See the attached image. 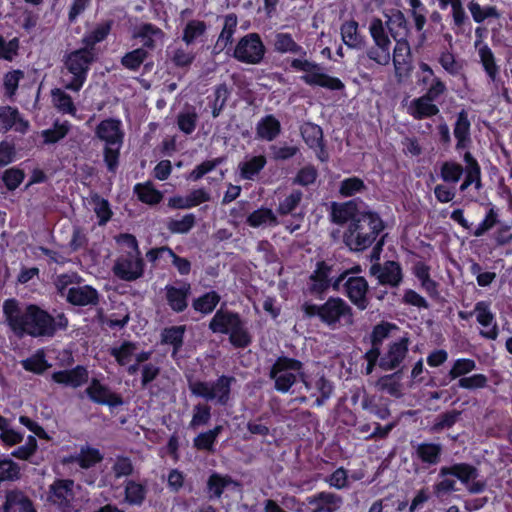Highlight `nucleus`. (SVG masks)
<instances>
[{
    "mask_svg": "<svg viewBox=\"0 0 512 512\" xmlns=\"http://www.w3.org/2000/svg\"><path fill=\"white\" fill-rule=\"evenodd\" d=\"M468 9L476 23H482L488 18L498 19L500 17V13L496 6L487 5L482 7L474 0L468 3Z\"/></svg>",
    "mask_w": 512,
    "mask_h": 512,
    "instance_id": "bf43d9fd",
    "label": "nucleus"
},
{
    "mask_svg": "<svg viewBox=\"0 0 512 512\" xmlns=\"http://www.w3.org/2000/svg\"><path fill=\"white\" fill-rule=\"evenodd\" d=\"M499 221V213L498 209L491 205V207L487 210L483 220L478 224L475 230L472 232L474 237H482L488 231H490L493 227L498 225Z\"/></svg>",
    "mask_w": 512,
    "mask_h": 512,
    "instance_id": "0e129e2a",
    "label": "nucleus"
},
{
    "mask_svg": "<svg viewBox=\"0 0 512 512\" xmlns=\"http://www.w3.org/2000/svg\"><path fill=\"white\" fill-rule=\"evenodd\" d=\"M51 96L53 104L59 112L62 114H69L73 117L76 116V106L72 97L68 93L61 90L60 88H55L51 91Z\"/></svg>",
    "mask_w": 512,
    "mask_h": 512,
    "instance_id": "49530a36",
    "label": "nucleus"
},
{
    "mask_svg": "<svg viewBox=\"0 0 512 512\" xmlns=\"http://www.w3.org/2000/svg\"><path fill=\"white\" fill-rule=\"evenodd\" d=\"M133 192L140 202L148 205H157L163 199L162 192L156 189L151 181L135 184Z\"/></svg>",
    "mask_w": 512,
    "mask_h": 512,
    "instance_id": "a19ab883",
    "label": "nucleus"
},
{
    "mask_svg": "<svg viewBox=\"0 0 512 512\" xmlns=\"http://www.w3.org/2000/svg\"><path fill=\"white\" fill-rule=\"evenodd\" d=\"M185 331V325L164 328L161 333V342L166 345H171L174 353H176L183 346Z\"/></svg>",
    "mask_w": 512,
    "mask_h": 512,
    "instance_id": "c03bdc74",
    "label": "nucleus"
},
{
    "mask_svg": "<svg viewBox=\"0 0 512 512\" xmlns=\"http://www.w3.org/2000/svg\"><path fill=\"white\" fill-rule=\"evenodd\" d=\"M302 504L308 512H336L343 505V498L334 492L319 491L307 496Z\"/></svg>",
    "mask_w": 512,
    "mask_h": 512,
    "instance_id": "412c9836",
    "label": "nucleus"
},
{
    "mask_svg": "<svg viewBox=\"0 0 512 512\" xmlns=\"http://www.w3.org/2000/svg\"><path fill=\"white\" fill-rule=\"evenodd\" d=\"M17 123L20 124L18 131L24 132L27 130L29 123L23 120L20 116L19 110L12 106L0 107V125L4 131L11 130Z\"/></svg>",
    "mask_w": 512,
    "mask_h": 512,
    "instance_id": "4c0bfd02",
    "label": "nucleus"
},
{
    "mask_svg": "<svg viewBox=\"0 0 512 512\" xmlns=\"http://www.w3.org/2000/svg\"><path fill=\"white\" fill-rule=\"evenodd\" d=\"M281 133V123L272 114L262 117L256 124V135L258 139L273 141Z\"/></svg>",
    "mask_w": 512,
    "mask_h": 512,
    "instance_id": "c9c22d12",
    "label": "nucleus"
},
{
    "mask_svg": "<svg viewBox=\"0 0 512 512\" xmlns=\"http://www.w3.org/2000/svg\"><path fill=\"white\" fill-rule=\"evenodd\" d=\"M91 201L94 204L93 209L98 218V224L100 226L106 225L113 216L109 201L97 193L91 196Z\"/></svg>",
    "mask_w": 512,
    "mask_h": 512,
    "instance_id": "13d9d810",
    "label": "nucleus"
},
{
    "mask_svg": "<svg viewBox=\"0 0 512 512\" xmlns=\"http://www.w3.org/2000/svg\"><path fill=\"white\" fill-rule=\"evenodd\" d=\"M385 222L378 212L362 210L357 219L347 225L342 241L349 251L359 253L370 248L383 235Z\"/></svg>",
    "mask_w": 512,
    "mask_h": 512,
    "instance_id": "20e7f679",
    "label": "nucleus"
},
{
    "mask_svg": "<svg viewBox=\"0 0 512 512\" xmlns=\"http://www.w3.org/2000/svg\"><path fill=\"white\" fill-rule=\"evenodd\" d=\"M474 312L477 323L483 327L479 331L480 337L495 341L499 337L500 330L495 314L491 310V304L488 301H478L474 305Z\"/></svg>",
    "mask_w": 512,
    "mask_h": 512,
    "instance_id": "dca6fc26",
    "label": "nucleus"
},
{
    "mask_svg": "<svg viewBox=\"0 0 512 512\" xmlns=\"http://www.w3.org/2000/svg\"><path fill=\"white\" fill-rule=\"evenodd\" d=\"M103 454L99 449L91 446H82L78 453V465L82 469H90L103 461Z\"/></svg>",
    "mask_w": 512,
    "mask_h": 512,
    "instance_id": "603ef678",
    "label": "nucleus"
},
{
    "mask_svg": "<svg viewBox=\"0 0 512 512\" xmlns=\"http://www.w3.org/2000/svg\"><path fill=\"white\" fill-rule=\"evenodd\" d=\"M66 300L74 306H96L100 301V295L94 287L83 285L69 288Z\"/></svg>",
    "mask_w": 512,
    "mask_h": 512,
    "instance_id": "393cba45",
    "label": "nucleus"
},
{
    "mask_svg": "<svg viewBox=\"0 0 512 512\" xmlns=\"http://www.w3.org/2000/svg\"><path fill=\"white\" fill-rule=\"evenodd\" d=\"M112 26V20H107L97 24L92 31L86 33L82 37L81 43L83 44V47L88 49L90 52L97 53L95 49L96 44L104 41L108 37L112 30Z\"/></svg>",
    "mask_w": 512,
    "mask_h": 512,
    "instance_id": "f704fd0d",
    "label": "nucleus"
},
{
    "mask_svg": "<svg viewBox=\"0 0 512 512\" xmlns=\"http://www.w3.org/2000/svg\"><path fill=\"white\" fill-rule=\"evenodd\" d=\"M236 382L234 376L220 375L215 381L189 380L188 388L195 397L206 401L215 400L220 406L228 405L231 400L232 385Z\"/></svg>",
    "mask_w": 512,
    "mask_h": 512,
    "instance_id": "0eeeda50",
    "label": "nucleus"
},
{
    "mask_svg": "<svg viewBox=\"0 0 512 512\" xmlns=\"http://www.w3.org/2000/svg\"><path fill=\"white\" fill-rule=\"evenodd\" d=\"M24 434L10 427L9 419L0 415V441L4 446L12 447L23 441Z\"/></svg>",
    "mask_w": 512,
    "mask_h": 512,
    "instance_id": "8fccbe9b",
    "label": "nucleus"
},
{
    "mask_svg": "<svg viewBox=\"0 0 512 512\" xmlns=\"http://www.w3.org/2000/svg\"><path fill=\"white\" fill-rule=\"evenodd\" d=\"M237 486L238 482L235 481L229 474H221L213 471L206 481L205 491L209 500L221 499L225 490L230 486Z\"/></svg>",
    "mask_w": 512,
    "mask_h": 512,
    "instance_id": "c756f323",
    "label": "nucleus"
},
{
    "mask_svg": "<svg viewBox=\"0 0 512 512\" xmlns=\"http://www.w3.org/2000/svg\"><path fill=\"white\" fill-rule=\"evenodd\" d=\"M53 382L72 388H78L89 380V372L86 366L76 365L71 369L55 371L51 375Z\"/></svg>",
    "mask_w": 512,
    "mask_h": 512,
    "instance_id": "b1692460",
    "label": "nucleus"
},
{
    "mask_svg": "<svg viewBox=\"0 0 512 512\" xmlns=\"http://www.w3.org/2000/svg\"><path fill=\"white\" fill-rule=\"evenodd\" d=\"M344 295L360 311L369 307V285L363 276H351L343 283Z\"/></svg>",
    "mask_w": 512,
    "mask_h": 512,
    "instance_id": "6ab92c4d",
    "label": "nucleus"
},
{
    "mask_svg": "<svg viewBox=\"0 0 512 512\" xmlns=\"http://www.w3.org/2000/svg\"><path fill=\"white\" fill-rule=\"evenodd\" d=\"M442 454L443 446L440 443L421 442L415 447L414 457L429 468L441 462Z\"/></svg>",
    "mask_w": 512,
    "mask_h": 512,
    "instance_id": "c85d7f7f",
    "label": "nucleus"
},
{
    "mask_svg": "<svg viewBox=\"0 0 512 512\" xmlns=\"http://www.w3.org/2000/svg\"><path fill=\"white\" fill-rule=\"evenodd\" d=\"M453 135L456 140L455 150L458 153L470 149L472 145L471 121L465 109H461L456 115L453 124Z\"/></svg>",
    "mask_w": 512,
    "mask_h": 512,
    "instance_id": "5701e85b",
    "label": "nucleus"
},
{
    "mask_svg": "<svg viewBox=\"0 0 512 512\" xmlns=\"http://www.w3.org/2000/svg\"><path fill=\"white\" fill-rule=\"evenodd\" d=\"M229 97L230 90L228 89L225 83H221L215 86L213 99H210V97H208V106L211 109V114L213 118L219 117V115L224 110Z\"/></svg>",
    "mask_w": 512,
    "mask_h": 512,
    "instance_id": "37998d69",
    "label": "nucleus"
},
{
    "mask_svg": "<svg viewBox=\"0 0 512 512\" xmlns=\"http://www.w3.org/2000/svg\"><path fill=\"white\" fill-rule=\"evenodd\" d=\"M477 368L475 360L471 358L456 359L447 373L449 381L458 379L456 386L466 390L483 389L488 385L486 375L477 373L467 376Z\"/></svg>",
    "mask_w": 512,
    "mask_h": 512,
    "instance_id": "1a4fd4ad",
    "label": "nucleus"
},
{
    "mask_svg": "<svg viewBox=\"0 0 512 512\" xmlns=\"http://www.w3.org/2000/svg\"><path fill=\"white\" fill-rule=\"evenodd\" d=\"M241 320L238 312L221 308L215 312L208 327L213 333L228 334Z\"/></svg>",
    "mask_w": 512,
    "mask_h": 512,
    "instance_id": "cd10ccee",
    "label": "nucleus"
},
{
    "mask_svg": "<svg viewBox=\"0 0 512 512\" xmlns=\"http://www.w3.org/2000/svg\"><path fill=\"white\" fill-rule=\"evenodd\" d=\"M85 393L93 403L99 405L118 407L123 404L122 396L118 393L112 392L107 385L102 384L97 378L91 379Z\"/></svg>",
    "mask_w": 512,
    "mask_h": 512,
    "instance_id": "4be33fe9",
    "label": "nucleus"
},
{
    "mask_svg": "<svg viewBox=\"0 0 512 512\" xmlns=\"http://www.w3.org/2000/svg\"><path fill=\"white\" fill-rule=\"evenodd\" d=\"M2 310L5 323L18 338L52 337L56 333L54 317L36 304H28L22 311L17 299L8 298L3 302Z\"/></svg>",
    "mask_w": 512,
    "mask_h": 512,
    "instance_id": "f03ea898",
    "label": "nucleus"
},
{
    "mask_svg": "<svg viewBox=\"0 0 512 512\" xmlns=\"http://www.w3.org/2000/svg\"><path fill=\"white\" fill-rule=\"evenodd\" d=\"M70 128L71 125L68 121H63L60 123L58 120H56L53 123L52 128L45 129L41 132L43 143L49 145L59 142L67 136Z\"/></svg>",
    "mask_w": 512,
    "mask_h": 512,
    "instance_id": "de8ad7c7",
    "label": "nucleus"
},
{
    "mask_svg": "<svg viewBox=\"0 0 512 512\" xmlns=\"http://www.w3.org/2000/svg\"><path fill=\"white\" fill-rule=\"evenodd\" d=\"M369 32L373 39L374 46H378L379 48H387L391 47V40L384 28L383 22L380 18H374L369 25Z\"/></svg>",
    "mask_w": 512,
    "mask_h": 512,
    "instance_id": "4d7b16f0",
    "label": "nucleus"
},
{
    "mask_svg": "<svg viewBox=\"0 0 512 512\" xmlns=\"http://www.w3.org/2000/svg\"><path fill=\"white\" fill-rule=\"evenodd\" d=\"M267 164V158L263 154L246 157L238 164L239 178L241 180L255 181Z\"/></svg>",
    "mask_w": 512,
    "mask_h": 512,
    "instance_id": "7c9ffc66",
    "label": "nucleus"
},
{
    "mask_svg": "<svg viewBox=\"0 0 512 512\" xmlns=\"http://www.w3.org/2000/svg\"><path fill=\"white\" fill-rule=\"evenodd\" d=\"M300 132L303 141L310 149H315V147H318L324 142L323 130L317 124L311 122L305 123L301 126Z\"/></svg>",
    "mask_w": 512,
    "mask_h": 512,
    "instance_id": "09e8293b",
    "label": "nucleus"
},
{
    "mask_svg": "<svg viewBox=\"0 0 512 512\" xmlns=\"http://www.w3.org/2000/svg\"><path fill=\"white\" fill-rule=\"evenodd\" d=\"M273 50L279 54L299 56L287 59V66L284 67V70L304 72L300 79L306 85L330 91H343L345 89V84L340 78L327 74L319 63L306 58L307 51L294 40L292 34L288 32L276 33L273 39Z\"/></svg>",
    "mask_w": 512,
    "mask_h": 512,
    "instance_id": "f257e3e1",
    "label": "nucleus"
},
{
    "mask_svg": "<svg viewBox=\"0 0 512 512\" xmlns=\"http://www.w3.org/2000/svg\"><path fill=\"white\" fill-rule=\"evenodd\" d=\"M391 35L396 41L392 57L394 72L396 78L401 81L409 77L413 69L411 47L406 38L397 39L392 31Z\"/></svg>",
    "mask_w": 512,
    "mask_h": 512,
    "instance_id": "f3484780",
    "label": "nucleus"
},
{
    "mask_svg": "<svg viewBox=\"0 0 512 512\" xmlns=\"http://www.w3.org/2000/svg\"><path fill=\"white\" fill-rule=\"evenodd\" d=\"M410 339L407 336L400 337L388 344L386 352L379 360V367L384 371L397 369L405 360L409 352Z\"/></svg>",
    "mask_w": 512,
    "mask_h": 512,
    "instance_id": "aec40b11",
    "label": "nucleus"
},
{
    "mask_svg": "<svg viewBox=\"0 0 512 512\" xmlns=\"http://www.w3.org/2000/svg\"><path fill=\"white\" fill-rule=\"evenodd\" d=\"M479 470L476 466L468 462H458L449 466H442L439 470L438 477L440 480L432 486L434 496L443 501L447 499L451 493L456 492V480H459L470 494H479L486 490L487 483L485 480H477Z\"/></svg>",
    "mask_w": 512,
    "mask_h": 512,
    "instance_id": "7ed1b4c3",
    "label": "nucleus"
},
{
    "mask_svg": "<svg viewBox=\"0 0 512 512\" xmlns=\"http://www.w3.org/2000/svg\"><path fill=\"white\" fill-rule=\"evenodd\" d=\"M265 53L266 47L261 36L251 32L238 40L232 56L240 63L258 65L263 61Z\"/></svg>",
    "mask_w": 512,
    "mask_h": 512,
    "instance_id": "9b49d317",
    "label": "nucleus"
},
{
    "mask_svg": "<svg viewBox=\"0 0 512 512\" xmlns=\"http://www.w3.org/2000/svg\"><path fill=\"white\" fill-rule=\"evenodd\" d=\"M137 349L136 343L123 341L119 347H112L110 355L113 356L120 366H125L134 355Z\"/></svg>",
    "mask_w": 512,
    "mask_h": 512,
    "instance_id": "338daca9",
    "label": "nucleus"
},
{
    "mask_svg": "<svg viewBox=\"0 0 512 512\" xmlns=\"http://www.w3.org/2000/svg\"><path fill=\"white\" fill-rule=\"evenodd\" d=\"M464 172V167L456 161H445L440 167V176L446 183H457Z\"/></svg>",
    "mask_w": 512,
    "mask_h": 512,
    "instance_id": "69168bd1",
    "label": "nucleus"
},
{
    "mask_svg": "<svg viewBox=\"0 0 512 512\" xmlns=\"http://www.w3.org/2000/svg\"><path fill=\"white\" fill-rule=\"evenodd\" d=\"M225 162V157H216L210 160H205L200 164L196 165L186 176V180L191 182H197L201 180L206 174L212 172L215 168Z\"/></svg>",
    "mask_w": 512,
    "mask_h": 512,
    "instance_id": "3c124183",
    "label": "nucleus"
},
{
    "mask_svg": "<svg viewBox=\"0 0 512 512\" xmlns=\"http://www.w3.org/2000/svg\"><path fill=\"white\" fill-rule=\"evenodd\" d=\"M147 486L135 480H127L124 487V500L131 506H141L147 496Z\"/></svg>",
    "mask_w": 512,
    "mask_h": 512,
    "instance_id": "ea45409f",
    "label": "nucleus"
},
{
    "mask_svg": "<svg viewBox=\"0 0 512 512\" xmlns=\"http://www.w3.org/2000/svg\"><path fill=\"white\" fill-rule=\"evenodd\" d=\"M246 223L253 228H258L264 224L276 226L278 225V219L270 208L261 207L248 215Z\"/></svg>",
    "mask_w": 512,
    "mask_h": 512,
    "instance_id": "a18cd8bd",
    "label": "nucleus"
},
{
    "mask_svg": "<svg viewBox=\"0 0 512 512\" xmlns=\"http://www.w3.org/2000/svg\"><path fill=\"white\" fill-rule=\"evenodd\" d=\"M366 189L367 186L361 178L352 176L345 178L340 182L338 192L341 197L348 198L353 197L356 194L363 193Z\"/></svg>",
    "mask_w": 512,
    "mask_h": 512,
    "instance_id": "5fc2aeb1",
    "label": "nucleus"
},
{
    "mask_svg": "<svg viewBox=\"0 0 512 512\" xmlns=\"http://www.w3.org/2000/svg\"><path fill=\"white\" fill-rule=\"evenodd\" d=\"M361 211L355 200H348L345 202H332L330 210V220L336 225H343L346 223L354 222Z\"/></svg>",
    "mask_w": 512,
    "mask_h": 512,
    "instance_id": "bb28decb",
    "label": "nucleus"
},
{
    "mask_svg": "<svg viewBox=\"0 0 512 512\" xmlns=\"http://www.w3.org/2000/svg\"><path fill=\"white\" fill-rule=\"evenodd\" d=\"M318 178V170L313 164L301 167L292 178L293 185L308 187L313 185Z\"/></svg>",
    "mask_w": 512,
    "mask_h": 512,
    "instance_id": "774afa93",
    "label": "nucleus"
},
{
    "mask_svg": "<svg viewBox=\"0 0 512 512\" xmlns=\"http://www.w3.org/2000/svg\"><path fill=\"white\" fill-rule=\"evenodd\" d=\"M145 263L141 255H121L115 261L113 272L121 280L132 282L144 274Z\"/></svg>",
    "mask_w": 512,
    "mask_h": 512,
    "instance_id": "a211bd4d",
    "label": "nucleus"
},
{
    "mask_svg": "<svg viewBox=\"0 0 512 512\" xmlns=\"http://www.w3.org/2000/svg\"><path fill=\"white\" fill-rule=\"evenodd\" d=\"M196 224V217L193 213H187L181 219H170L166 228L172 234H187Z\"/></svg>",
    "mask_w": 512,
    "mask_h": 512,
    "instance_id": "680f3d73",
    "label": "nucleus"
},
{
    "mask_svg": "<svg viewBox=\"0 0 512 512\" xmlns=\"http://www.w3.org/2000/svg\"><path fill=\"white\" fill-rule=\"evenodd\" d=\"M407 2L410 6L409 15L413 19L415 30L421 33L420 39L423 42L426 40L424 27L427 22L426 14L428 9L421 0H407Z\"/></svg>",
    "mask_w": 512,
    "mask_h": 512,
    "instance_id": "79ce46f5",
    "label": "nucleus"
},
{
    "mask_svg": "<svg viewBox=\"0 0 512 512\" xmlns=\"http://www.w3.org/2000/svg\"><path fill=\"white\" fill-rule=\"evenodd\" d=\"M165 36L163 30L152 23L141 24L134 34V38L142 41V47L145 50H154L156 48V39L162 40Z\"/></svg>",
    "mask_w": 512,
    "mask_h": 512,
    "instance_id": "72a5a7b5",
    "label": "nucleus"
},
{
    "mask_svg": "<svg viewBox=\"0 0 512 512\" xmlns=\"http://www.w3.org/2000/svg\"><path fill=\"white\" fill-rule=\"evenodd\" d=\"M340 33L343 43L348 48L361 49L365 46V36L360 34L357 21H345L340 27Z\"/></svg>",
    "mask_w": 512,
    "mask_h": 512,
    "instance_id": "473e14b6",
    "label": "nucleus"
},
{
    "mask_svg": "<svg viewBox=\"0 0 512 512\" xmlns=\"http://www.w3.org/2000/svg\"><path fill=\"white\" fill-rule=\"evenodd\" d=\"M333 271V265L325 260L316 262L315 269L308 277L306 293L318 300H323L331 287L330 275Z\"/></svg>",
    "mask_w": 512,
    "mask_h": 512,
    "instance_id": "ddd939ff",
    "label": "nucleus"
},
{
    "mask_svg": "<svg viewBox=\"0 0 512 512\" xmlns=\"http://www.w3.org/2000/svg\"><path fill=\"white\" fill-rule=\"evenodd\" d=\"M0 512H37L33 501L21 490H8Z\"/></svg>",
    "mask_w": 512,
    "mask_h": 512,
    "instance_id": "a878e982",
    "label": "nucleus"
},
{
    "mask_svg": "<svg viewBox=\"0 0 512 512\" xmlns=\"http://www.w3.org/2000/svg\"><path fill=\"white\" fill-rule=\"evenodd\" d=\"M221 296L217 291L211 290L192 299L191 307L203 316L211 314L218 306Z\"/></svg>",
    "mask_w": 512,
    "mask_h": 512,
    "instance_id": "e433bc0d",
    "label": "nucleus"
},
{
    "mask_svg": "<svg viewBox=\"0 0 512 512\" xmlns=\"http://www.w3.org/2000/svg\"><path fill=\"white\" fill-rule=\"evenodd\" d=\"M207 30V25L202 20H189L182 33V41L186 45L193 44L198 38L202 37Z\"/></svg>",
    "mask_w": 512,
    "mask_h": 512,
    "instance_id": "6e6d98bb",
    "label": "nucleus"
},
{
    "mask_svg": "<svg viewBox=\"0 0 512 512\" xmlns=\"http://www.w3.org/2000/svg\"><path fill=\"white\" fill-rule=\"evenodd\" d=\"M177 283L180 285L167 284L164 287V299L173 313L180 314L189 307L192 286L188 281H177Z\"/></svg>",
    "mask_w": 512,
    "mask_h": 512,
    "instance_id": "2eb2a0df",
    "label": "nucleus"
},
{
    "mask_svg": "<svg viewBox=\"0 0 512 512\" xmlns=\"http://www.w3.org/2000/svg\"><path fill=\"white\" fill-rule=\"evenodd\" d=\"M95 136L105 144L103 161L107 170L115 173L119 167L120 151L125 138L121 120L106 118L100 121L95 128Z\"/></svg>",
    "mask_w": 512,
    "mask_h": 512,
    "instance_id": "423d86ee",
    "label": "nucleus"
},
{
    "mask_svg": "<svg viewBox=\"0 0 512 512\" xmlns=\"http://www.w3.org/2000/svg\"><path fill=\"white\" fill-rule=\"evenodd\" d=\"M407 112L415 120H423L438 115L440 109L436 103L421 95L410 102Z\"/></svg>",
    "mask_w": 512,
    "mask_h": 512,
    "instance_id": "2f4dec72",
    "label": "nucleus"
},
{
    "mask_svg": "<svg viewBox=\"0 0 512 512\" xmlns=\"http://www.w3.org/2000/svg\"><path fill=\"white\" fill-rule=\"evenodd\" d=\"M301 310L305 318H318L321 323L331 329H336L340 325L350 326L354 323V311L341 297L330 296L319 305L306 301L301 305Z\"/></svg>",
    "mask_w": 512,
    "mask_h": 512,
    "instance_id": "39448f33",
    "label": "nucleus"
},
{
    "mask_svg": "<svg viewBox=\"0 0 512 512\" xmlns=\"http://www.w3.org/2000/svg\"><path fill=\"white\" fill-rule=\"evenodd\" d=\"M227 335H229L231 345L237 349H244L252 343V337L245 327L243 319L236 325V328H233Z\"/></svg>",
    "mask_w": 512,
    "mask_h": 512,
    "instance_id": "864d4df0",
    "label": "nucleus"
},
{
    "mask_svg": "<svg viewBox=\"0 0 512 512\" xmlns=\"http://www.w3.org/2000/svg\"><path fill=\"white\" fill-rule=\"evenodd\" d=\"M480 63L487 77L491 82H495L500 73V67L496 62L495 55L487 44H482L478 48Z\"/></svg>",
    "mask_w": 512,
    "mask_h": 512,
    "instance_id": "58836bf2",
    "label": "nucleus"
},
{
    "mask_svg": "<svg viewBox=\"0 0 512 512\" xmlns=\"http://www.w3.org/2000/svg\"><path fill=\"white\" fill-rule=\"evenodd\" d=\"M303 363L288 356H279L269 370V378L274 380V389L287 393L297 383V375L292 370H301Z\"/></svg>",
    "mask_w": 512,
    "mask_h": 512,
    "instance_id": "9d476101",
    "label": "nucleus"
},
{
    "mask_svg": "<svg viewBox=\"0 0 512 512\" xmlns=\"http://www.w3.org/2000/svg\"><path fill=\"white\" fill-rule=\"evenodd\" d=\"M96 60L97 53L90 52L85 47L69 52L65 57L64 64L73 76L66 85V89L78 92L86 82L90 67Z\"/></svg>",
    "mask_w": 512,
    "mask_h": 512,
    "instance_id": "6e6552de",
    "label": "nucleus"
},
{
    "mask_svg": "<svg viewBox=\"0 0 512 512\" xmlns=\"http://www.w3.org/2000/svg\"><path fill=\"white\" fill-rule=\"evenodd\" d=\"M149 52L144 48H136L124 54L121 58V65L130 70L137 71L148 58Z\"/></svg>",
    "mask_w": 512,
    "mask_h": 512,
    "instance_id": "052dcab7",
    "label": "nucleus"
},
{
    "mask_svg": "<svg viewBox=\"0 0 512 512\" xmlns=\"http://www.w3.org/2000/svg\"><path fill=\"white\" fill-rule=\"evenodd\" d=\"M21 364L24 370L38 375L44 373L50 367L42 350H38L32 356L22 360Z\"/></svg>",
    "mask_w": 512,
    "mask_h": 512,
    "instance_id": "e2e57ef3",
    "label": "nucleus"
},
{
    "mask_svg": "<svg viewBox=\"0 0 512 512\" xmlns=\"http://www.w3.org/2000/svg\"><path fill=\"white\" fill-rule=\"evenodd\" d=\"M369 273L375 277L380 285L397 288L403 281V269L400 262L395 260H386L384 263L374 262Z\"/></svg>",
    "mask_w": 512,
    "mask_h": 512,
    "instance_id": "4468645a",
    "label": "nucleus"
},
{
    "mask_svg": "<svg viewBox=\"0 0 512 512\" xmlns=\"http://www.w3.org/2000/svg\"><path fill=\"white\" fill-rule=\"evenodd\" d=\"M75 481L70 478H56L50 485L47 500L60 512H72L75 501Z\"/></svg>",
    "mask_w": 512,
    "mask_h": 512,
    "instance_id": "f8f14e48",
    "label": "nucleus"
}]
</instances>
